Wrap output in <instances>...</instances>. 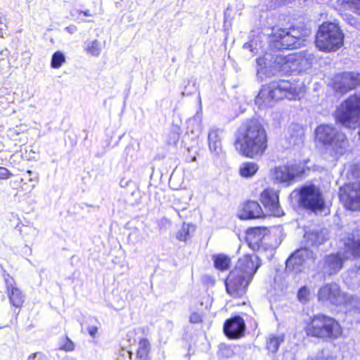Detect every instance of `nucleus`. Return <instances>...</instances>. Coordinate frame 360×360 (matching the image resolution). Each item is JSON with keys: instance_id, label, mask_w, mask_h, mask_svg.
<instances>
[{"instance_id": "f3484780", "label": "nucleus", "mask_w": 360, "mask_h": 360, "mask_svg": "<svg viewBox=\"0 0 360 360\" xmlns=\"http://www.w3.org/2000/svg\"><path fill=\"white\" fill-rule=\"evenodd\" d=\"M294 209L299 214H311L326 216L330 214L328 204H296Z\"/></svg>"}, {"instance_id": "de8ad7c7", "label": "nucleus", "mask_w": 360, "mask_h": 360, "mask_svg": "<svg viewBox=\"0 0 360 360\" xmlns=\"http://www.w3.org/2000/svg\"><path fill=\"white\" fill-rule=\"evenodd\" d=\"M65 30L70 34H72L76 32L77 28L75 26H69L65 28Z\"/></svg>"}, {"instance_id": "f704fd0d", "label": "nucleus", "mask_w": 360, "mask_h": 360, "mask_svg": "<svg viewBox=\"0 0 360 360\" xmlns=\"http://www.w3.org/2000/svg\"><path fill=\"white\" fill-rule=\"evenodd\" d=\"M243 49L249 51L250 56H253L258 52L257 41L255 39H251L243 44Z\"/></svg>"}, {"instance_id": "7ed1b4c3", "label": "nucleus", "mask_w": 360, "mask_h": 360, "mask_svg": "<svg viewBox=\"0 0 360 360\" xmlns=\"http://www.w3.org/2000/svg\"><path fill=\"white\" fill-rule=\"evenodd\" d=\"M260 265L257 255H247L240 259L225 281L227 293L234 298L243 297Z\"/></svg>"}, {"instance_id": "c756f323", "label": "nucleus", "mask_w": 360, "mask_h": 360, "mask_svg": "<svg viewBox=\"0 0 360 360\" xmlns=\"http://www.w3.org/2000/svg\"><path fill=\"white\" fill-rule=\"evenodd\" d=\"M150 343L146 339H141L139 343L136 356L138 360H148Z\"/></svg>"}, {"instance_id": "4c0bfd02", "label": "nucleus", "mask_w": 360, "mask_h": 360, "mask_svg": "<svg viewBox=\"0 0 360 360\" xmlns=\"http://www.w3.org/2000/svg\"><path fill=\"white\" fill-rule=\"evenodd\" d=\"M27 360H49V358L45 354L37 352L29 355Z\"/></svg>"}, {"instance_id": "b1692460", "label": "nucleus", "mask_w": 360, "mask_h": 360, "mask_svg": "<svg viewBox=\"0 0 360 360\" xmlns=\"http://www.w3.org/2000/svg\"><path fill=\"white\" fill-rule=\"evenodd\" d=\"M284 341V335H269L266 339V349L272 352H277L280 345Z\"/></svg>"}, {"instance_id": "ea45409f", "label": "nucleus", "mask_w": 360, "mask_h": 360, "mask_svg": "<svg viewBox=\"0 0 360 360\" xmlns=\"http://www.w3.org/2000/svg\"><path fill=\"white\" fill-rule=\"evenodd\" d=\"M190 322L192 323H198L202 322V316L198 312H193L190 316Z\"/></svg>"}, {"instance_id": "f8f14e48", "label": "nucleus", "mask_w": 360, "mask_h": 360, "mask_svg": "<svg viewBox=\"0 0 360 360\" xmlns=\"http://www.w3.org/2000/svg\"><path fill=\"white\" fill-rule=\"evenodd\" d=\"M290 198L297 202H325L320 187L311 183L295 189L290 193Z\"/></svg>"}, {"instance_id": "412c9836", "label": "nucleus", "mask_w": 360, "mask_h": 360, "mask_svg": "<svg viewBox=\"0 0 360 360\" xmlns=\"http://www.w3.org/2000/svg\"><path fill=\"white\" fill-rule=\"evenodd\" d=\"M264 233L259 228H255L248 231L246 240L249 247L254 251H259Z\"/></svg>"}, {"instance_id": "7c9ffc66", "label": "nucleus", "mask_w": 360, "mask_h": 360, "mask_svg": "<svg viewBox=\"0 0 360 360\" xmlns=\"http://www.w3.org/2000/svg\"><path fill=\"white\" fill-rule=\"evenodd\" d=\"M120 186L122 188H126V194L134 195L138 192V188L136 184L130 179L123 178L120 181Z\"/></svg>"}, {"instance_id": "2eb2a0df", "label": "nucleus", "mask_w": 360, "mask_h": 360, "mask_svg": "<svg viewBox=\"0 0 360 360\" xmlns=\"http://www.w3.org/2000/svg\"><path fill=\"white\" fill-rule=\"evenodd\" d=\"M319 301L329 302L334 305H342L346 301L345 293L342 292L335 283L326 284L318 292Z\"/></svg>"}, {"instance_id": "423d86ee", "label": "nucleus", "mask_w": 360, "mask_h": 360, "mask_svg": "<svg viewBox=\"0 0 360 360\" xmlns=\"http://www.w3.org/2000/svg\"><path fill=\"white\" fill-rule=\"evenodd\" d=\"M316 140L333 155L340 157L348 149L349 142L345 134L330 124H321L315 129Z\"/></svg>"}, {"instance_id": "79ce46f5", "label": "nucleus", "mask_w": 360, "mask_h": 360, "mask_svg": "<svg viewBox=\"0 0 360 360\" xmlns=\"http://www.w3.org/2000/svg\"><path fill=\"white\" fill-rule=\"evenodd\" d=\"M196 86L195 82L192 84V89H188L187 86H185L184 90L182 91L183 96H189L193 94L196 91Z\"/></svg>"}, {"instance_id": "a878e982", "label": "nucleus", "mask_w": 360, "mask_h": 360, "mask_svg": "<svg viewBox=\"0 0 360 360\" xmlns=\"http://www.w3.org/2000/svg\"><path fill=\"white\" fill-rule=\"evenodd\" d=\"M264 213L263 217L274 216L281 217L284 214V212L281 207V204H262Z\"/></svg>"}, {"instance_id": "5701e85b", "label": "nucleus", "mask_w": 360, "mask_h": 360, "mask_svg": "<svg viewBox=\"0 0 360 360\" xmlns=\"http://www.w3.org/2000/svg\"><path fill=\"white\" fill-rule=\"evenodd\" d=\"M259 166L257 163L245 162L240 165L239 173L244 178H251L257 172Z\"/></svg>"}, {"instance_id": "4be33fe9", "label": "nucleus", "mask_w": 360, "mask_h": 360, "mask_svg": "<svg viewBox=\"0 0 360 360\" xmlns=\"http://www.w3.org/2000/svg\"><path fill=\"white\" fill-rule=\"evenodd\" d=\"M346 301L342 303L347 313L351 315L360 314V297L352 296L345 293Z\"/></svg>"}, {"instance_id": "c85d7f7f", "label": "nucleus", "mask_w": 360, "mask_h": 360, "mask_svg": "<svg viewBox=\"0 0 360 360\" xmlns=\"http://www.w3.org/2000/svg\"><path fill=\"white\" fill-rule=\"evenodd\" d=\"M261 202H279L278 192L274 188H267L260 195Z\"/></svg>"}, {"instance_id": "a19ab883", "label": "nucleus", "mask_w": 360, "mask_h": 360, "mask_svg": "<svg viewBox=\"0 0 360 360\" xmlns=\"http://www.w3.org/2000/svg\"><path fill=\"white\" fill-rule=\"evenodd\" d=\"M11 175V172L6 167H0V179H6Z\"/></svg>"}, {"instance_id": "864d4df0", "label": "nucleus", "mask_w": 360, "mask_h": 360, "mask_svg": "<svg viewBox=\"0 0 360 360\" xmlns=\"http://www.w3.org/2000/svg\"><path fill=\"white\" fill-rule=\"evenodd\" d=\"M191 82V81H188V85L189 86L190 85V83Z\"/></svg>"}, {"instance_id": "f03ea898", "label": "nucleus", "mask_w": 360, "mask_h": 360, "mask_svg": "<svg viewBox=\"0 0 360 360\" xmlns=\"http://www.w3.org/2000/svg\"><path fill=\"white\" fill-rule=\"evenodd\" d=\"M267 134L256 118L243 122L238 129L235 147L242 155L249 158L261 157L267 148Z\"/></svg>"}, {"instance_id": "c9c22d12", "label": "nucleus", "mask_w": 360, "mask_h": 360, "mask_svg": "<svg viewBox=\"0 0 360 360\" xmlns=\"http://www.w3.org/2000/svg\"><path fill=\"white\" fill-rule=\"evenodd\" d=\"M309 291L306 287H302L297 292V298L302 302H306L309 300Z\"/></svg>"}, {"instance_id": "20e7f679", "label": "nucleus", "mask_w": 360, "mask_h": 360, "mask_svg": "<svg viewBox=\"0 0 360 360\" xmlns=\"http://www.w3.org/2000/svg\"><path fill=\"white\" fill-rule=\"evenodd\" d=\"M300 93L301 87L295 83L285 79L274 80L262 85L255 101L260 108H269L272 107L276 101L283 98H300Z\"/></svg>"}, {"instance_id": "9d476101", "label": "nucleus", "mask_w": 360, "mask_h": 360, "mask_svg": "<svg viewBox=\"0 0 360 360\" xmlns=\"http://www.w3.org/2000/svg\"><path fill=\"white\" fill-rule=\"evenodd\" d=\"M307 34L308 30L307 29H302L300 31L294 26L290 27V30L285 29L274 30L272 44L278 49H297L302 44V38L307 36Z\"/></svg>"}, {"instance_id": "3c124183", "label": "nucleus", "mask_w": 360, "mask_h": 360, "mask_svg": "<svg viewBox=\"0 0 360 360\" xmlns=\"http://www.w3.org/2000/svg\"><path fill=\"white\" fill-rule=\"evenodd\" d=\"M245 202L250 203V202H256V201H254V200H247V201H245Z\"/></svg>"}, {"instance_id": "6ab92c4d", "label": "nucleus", "mask_w": 360, "mask_h": 360, "mask_svg": "<svg viewBox=\"0 0 360 360\" xmlns=\"http://www.w3.org/2000/svg\"><path fill=\"white\" fill-rule=\"evenodd\" d=\"M5 282L11 304L17 308L21 307L24 302L23 294L20 289L13 286V279L8 274L5 278Z\"/></svg>"}, {"instance_id": "603ef678", "label": "nucleus", "mask_w": 360, "mask_h": 360, "mask_svg": "<svg viewBox=\"0 0 360 360\" xmlns=\"http://www.w3.org/2000/svg\"><path fill=\"white\" fill-rule=\"evenodd\" d=\"M280 1L284 3V2H285L287 0H280Z\"/></svg>"}, {"instance_id": "9b49d317", "label": "nucleus", "mask_w": 360, "mask_h": 360, "mask_svg": "<svg viewBox=\"0 0 360 360\" xmlns=\"http://www.w3.org/2000/svg\"><path fill=\"white\" fill-rule=\"evenodd\" d=\"M305 170L306 166L304 163H288L283 166L276 167L271 171V175L276 182L289 186L295 178L302 176Z\"/></svg>"}, {"instance_id": "0eeeda50", "label": "nucleus", "mask_w": 360, "mask_h": 360, "mask_svg": "<svg viewBox=\"0 0 360 360\" xmlns=\"http://www.w3.org/2000/svg\"><path fill=\"white\" fill-rule=\"evenodd\" d=\"M304 239L307 248H301L295 251L286 261V271L301 272L302 264L305 258L309 257L313 252L309 250V247L319 246L323 244L328 239L326 230L311 231L304 234Z\"/></svg>"}, {"instance_id": "37998d69", "label": "nucleus", "mask_w": 360, "mask_h": 360, "mask_svg": "<svg viewBox=\"0 0 360 360\" xmlns=\"http://www.w3.org/2000/svg\"><path fill=\"white\" fill-rule=\"evenodd\" d=\"M131 353L127 350H122L120 352V359L118 360H131Z\"/></svg>"}, {"instance_id": "8fccbe9b", "label": "nucleus", "mask_w": 360, "mask_h": 360, "mask_svg": "<svg viewBox=\"0 0 360 360\" xmlns=\"http://www.w3.org/2000/svg\"><path fill=\"white\" fill-rule=\"evenodd\" d=\"M307 360H327V359H323V358H310V359H308Z\"/></svg>"}, {"instance_id": "c03bdc74", "label": "nucleus", "mask_w": 360, "mask_h": 360, "mask_svg": "<svg viewBox=\"0 0 360 360\" xmlns=\"http://www.w3.org/2000/svg\"><path fill=\"white\" fill-rule=\"evenodd\" d=\"M344 207L346 210L351 211L360 210V204H344Z\"/></svg>"}, {"instance_id": "dca6fc26", "label": "nucleus", "mask_w": 360, "mask_h": 360, "mask_svg": "<svg viewBox=\"0 0 360 360\" xmlns=\"http://www.w3.org/2000/svg\"><path fill=\"white\" fill-rule=\"evenodd\" d=\"M245 330V322L239 316L227 319L224 324V333L230 339L241 338L244 335Z\"/></svg>"}, {"instance_id": "2f4dec72", "label": "nucleus", "mask_w": 360, "mask_h": 360, "mask_svg": "<svg viewBox=\"0 0 360 360\" xmlns=\"http://www.w3.org/2000/svg\"><path fill=\"white\" fill-rule=\"evenodd\" d=\"M65 61L64 54L60 51L55 52L51 58V66L53 68L58 69L60 68Z\"/></svg>"}, {"instance_id": "473e14b6", "label": "nucleus", "mask_w": 360, "mask_h": 360, "mask_svg": "<svg viewBox=\"0 0 360 360\" xmlns=\"http://www.w3.org/2000/svg\"><path fill=\"white\" fill-rule=\"evenodd\" d=\"M20 232L27 239L34 238L38 233V231L35 228L24 225L20 227Z\"/></svg>"}, {"instance_id": "6e6d98bb", "label": "nucleus", "mask_w": 360, "mask_h": 360, "mask_svg": "<svg viewBox=\"0 0 360 360\" xmlns=\"http://www.w3.org/2000/svg\"><path fill=\"white\" fill-rule=\"evenodd\" d=\"M171 181H172V178L169 179V183H171Z\"/></svg>"}, {"instance_id": "09e8293b", "label": "nucleus", "mask_w": 360, "mask_h": 360, "mask_svg": "<svg viewBox=\"0 0 360 360\" xmlns=\"http://www.w3.org/2000/svg\"><path fill=\"white\" fill-rule=\"evenodd\" d=\"M82 13H84V15L85 16H90L91 15L90 11L89 10L85 11H82Z\"/></svg>"}, {"instance_id": "72a5a7b5", "label": "nucleus", "mask_w": 360, "mask_h": 360, "mask_svg": "<svg viewBox=\"0 0 360 360\" xmlns=\"http://www.w3.org/2000/svg\"><path fill=\"white\" fill-rule=\"evenodd\" d=\"M217 354L220 358L229 359L233 355V351L231 347L221 344L219 346Z\"/></svg>"}, {"instance_id": "aec40b11", "label": "nucleus", "mask_w": 360, "mask_h": 360, "mask_svg": "<svg viewBox=\"0 0 360 360\" xmlns=\"http://www.w3.org/2000/svg\"><path fill=\"white\" fill-rule=\"evenodd\" d=\"M223 130L212 128L208 133V145L210 152L217 156L222 154L221 136Z\"/></svg>"}, {"instance_id": "bb28decb", "label": "nucleus", "mask_w": 360, "mask_h": 360, "mask_svg": "<svg viewBox=\"0 0 360 360\" xmlns=\"http://www.w3.org/2000/svg\"><path fill=\"white\" fill-rule=\"evenodd\" d=\"M213 261L215 268L220 271L227 270L231 264L230 258L223 254L214 255Z\"/></svg>"}, {"instance_id": "e433bc0d", "label": "nucleus", "mask_w": 360, "mask_h": 360, "mask_svg": "<svg viewBox=\"0 0 360 360\" xmlns=\"http://www.w3.org/2000/svg\"><path fill=\"white\" fill-rule=\"evenodd\" d=\"M347 4L355 13L360 15V0H347Z\"/></svg>"}, {"instance_id": "393cba45", "label": "nucleus", "mask_w": 360, "mask_h": 360, "mask_svg": "<svg viewBox=\"0 0 360 360\" xmlns=\"http://www.w3.org/2000/svg\"><path fill=\"white\" fill-rule=\"evenodd\" d=\"M195 230V226L184 223L176 233V238L180 241H186L191 237Z\"/></svg>"}, {"instance_id": "6e6552de", "label": "nucleus", "mask_w": 360, "mask_h": 360, "mask_svg": "<svg viewBox=\"0 0 360 360\" xmlns=\"http://www.w3.org/2000/svg\"><path fill=\"white\" fill-rule=\"evenodd\" d=\"M343 42L344 34L337 24L326 22L319 26L315 44L320 51H335L343 45Z\"/></svg>"}, {"instance_id": "49530a36", "label": "nucleus", "mask_w": 360, "mask_h": 360, "mask_svg": "<svg viewBox=\"0 0 360 360\" xmlns=\"http://www.w3.org/2000/svg\"><path fill=\"white\" fill-rule=\"evenodd\" d=\"M171 136H172V143H176L179 140V134L174 132L171 133ZM172 143V142H169Z\"/></svg>"}, {"instance_id": "39448f33", "label": "nucleus", "mask_w": 360, "mask_h": 360, "mask_svg": "<svg viewBox=\"0 0 360 360\" xmlns=\"http://www.w3.org/2000/svg\"><path fill=\"white\" fill-rule=\"evenodd\" d=\"M342 247L337 253L324 257L322 271L325 275H334L339 272L346 260L360 257V235L353 232L341 240Z\"/></svg>"}, {"instance_id": "1a4fd4ad", "label": "nucleus", "mask_w": 360, "mask_h": 360, "mask_svg": "<svg viewBox=\"0 0 360 360\" xmlns=\"http://www.w3.org/2000/svg\"><path fill=\"white\" fill-rule=\"evenodd\" d=\"M307 333L308 335L328 341L338 338L342 334V328L333 318L317 314L312 318Z\"/></svg>"}, {"instance_id": "a211bd4d", "label": "nucleus", "mask_w": 360, "mask_h": 360, "mask_svg": "<svg viewBox=\"0 0 360 360\" xmlns=\"http://www.w3.org/2000/svg\"><path fill=\"white\" fill-rule=\"evenodd\" d=\"M264 213L260 204H241L237 214L240 219H252L263 217Z\"/></svg>"}, {"instance_id": "4468645a", "label": "nucleus", "mask_w": 360, "mask_h": 360, "mask_svg": "<svg viewBox=\"0 0 360 360\" xmlns=\"http://www.w3.org/2000/svg\"><path fill=\"white\" fill-rule=\"evenodd\" d=\"M360 84V73L355 72H344L335 76L334 89L342 94L355 89Z\"/></svg>"}, {"instance_id": "58836bf2", "label": "nucleus", "mask_w": 360, "mask_h": 360, "mask_svg": "<svg viewBox=\"0 0 360 360\" xmlns=\"http://www.w3.org/2000/svg\"><path fill=\"white\" fill-rule=\"evenodd\" d=\"M60 349L66 352H72L75 349V345L72 341L66 338L65 342L60 346Z\"/></svg>"}, {"instance_id": "a18cd8bd", "label": "nucleus", "mask_w": 360, "mask_h": 360, "mask_svg": "<svg viewBox=\"0 0 360 360\" xmlns=\"http://www.w3.org/2000/svg\"><path fill=\"white\" fill-rule=\"evenodd\" d=\"M88 333L91 337L94 338L98 331V328L96 326H88Z\"/></svg>"}, {"instance_id": "cd10ccee", "label": "nucleus", "mask_w": 360, "mask_h": 360, "mask_svg": "<svg viewBox=\"0 0 360 360\" xmlns=\"http://www.w3.org/2000/svg\"><path fill=\"white\" fill-rule=\"evenodd\" d=\"M84 48L86 53L95 57H98L101 52V46L97 39L86 41L84 44Z\"/></svg>"}, {"instance_id": "f257e3e1", "label": "nucleus", "mask_w": 360, "mask_h": 360, "mask_svg": "<svg viewBox=\"0 0 360 360\" xmlns=\"http://www.w3.org/2000/svg\"><path fill=\"white\" fill-rule=\"evenodd\" d=\"M314 55L303 51L288 56L266 53L257 58V76L261 81L281 72L292 74L305 71L311 67Z\"/></svg>"}, {"instance_id": "ddd939ff", "label": "nucleus", "mask_w": 360, "mask_h": 360, "mask_svg": "<svg viewBox=\"0 0 360 360\" xmlns=\"http://www.w3.org/2000/svg\"><path fill=\"white\" fill-rule=\"evenodd\" d=\"M352 174L356 181L340 188V202H360V165L354 167Z\"/></svg>"}, {"instance_id": "5fc2aeb1", "label": "nucleus", "mask_w": 360, "mask_h": 360, "mask_svg": "<svg viewBox=\"0 0 360 360\" xmlns=\"http://www.w3.org/2000/svg\"><path fill=\"white\" fill-rule=\"evenodd\" d=\"M171 181H172V178L169 179V183H171Z\"/></svg>"}]
</instances>
